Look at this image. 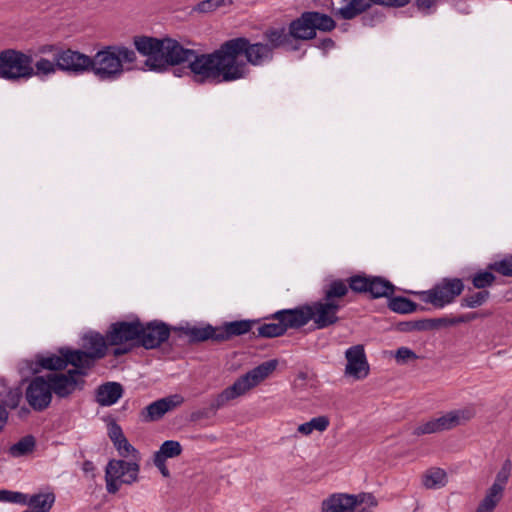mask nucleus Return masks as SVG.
<instances>
[{
    "label": "nucleus",
    "instance_id": "obj_20",
    "mask_svg": "<svg viewBox=\"0 0 512 512\" xmlns=\"http://www.w3.org/2000/svg\"><path fill=\"white\" fill-rule=\"evenodd\" d=\"M59 353L65 357L66 366H74L73 370L79 371V378L87 374V370L94 366L95 359L89 352L84 350H72L69 348H61Z\"/></svg>",
    "mask_w": 512,
    "mask_h": 512
},
{
    "label": "nucleus",
    "instance_id": "obj_59",
    "mask_svg": "<svg viewBox=\"0 0 512 512\" xmlns=\"http://www.w3.org/2000/svg\"><path fill=\"white\" fill-rule=\"evenodd\" d=\"M83 471L85 473H92L95 469L94 467V464L93 462L89 461V460H86L84 463H83V467H82Z\"/></svg>",
    "mask_w": 512,
    "mask_h": 512
},
{
    "label": "nucleus",
    "instance_id": "obj_13",
    "mask_svg": "<svg viewBox=\"0 0 512 512\" xmlns=\"http://www.w3.org/2000/svg\"><path fill=\"white\" fill-rule=\"evenodd\" d=\"M25 400L36 412H43L50 406L52 392L47 377L36 376L29 382L25 390Z\"/></svg>",
    "mask_w": 512,
    "mask_h": 512
},
{
    "label": "nucleus",
    "instance_id": "obj_64",
    "mask_svg": "<svg viewBox=\"0 0 512 512\" xmlns=\"http://www.w3.org/2000/svg\"><path fill=\"white\" fill-rule=\"evenodd\" d=\"M373 19H374V18L363 17V22H364V24L366 25V24H368V21H369V22H372V20H373Z\"/></svg>",
    "mask_w": 512,
    "mask_h": 512
},
{
    "label": "nucleus",
    "instance_id": "obj_40",
    "mask_svg": "<svg viewBox=\"0 0 512 512\" xmlns=\"http://www.w3.org/2000/svg\"><path fill=\"white\" fill-rule=\"evenodd\" d=\"M398 330L401 332L428 331L431 330V324L428 319L405 321L398 324Z\"/></svg>",
    "mask_w": 512,
    "mask_h": 512
},
{
    "label": "nucleus",
    "instance_id": "obj_12",
    "mask_svg": "<svg viewBox=\"0 0 512 512\" xmlns=\"http://www.w3.org/2000/svg\"><path fill=\"white\" fill-rule=\"evenodd\" d=\"M366 501L372 506L377 504L370 494L335 493L322 502V512H355L358 506Z\"/></svg>",
    "mask_w": 512,
    "mask_h": 512
},
{
    "label": "nucleus",
    "instance_id": "obj_46",
    "mask_svg": "<svg viewBox=\"0 0 512 512\" xmlns=\"http://www.w3.org/2000/svg\"><path fill=\"white\" fill-rule=\"evenodd\" d=\"M438 427L436 419H431L425 423H422L418 426H416L413 430V435L415 436H421L426 434H432V433H438Z\"/></svg>",
    "mask_w": 512,
    "mask_h": 512
},
{
    "label": "nucleus",
    "instance_id": "obj_53",
    "mask_svg": "<svg viewBox=\"0 0 512 512\" xmlns=\"http://www.w3.org/2000/svg\"><path fill=\"white\" fill-rule=\"evenodd\" d=\"M62 50L63 48L57 45H43L38 49L40 54H51L54 61H56V54Z\"/></svg>",
    "mask_w": 512,
    "mask_h": 512
},
{
    "label": "nucleus",
    "instance_id": "obj_30",
    "mask_svg": "<svg viewBox=\"0 0 512 512\" xmlns=\"http://www.w3.org/2000/svg\"><path fill=\"white\" fill-rule=\"evenodd\" d=\"M388 308L396 313L408 314L417 311L419 306L409 298L396 296L389 297Z\"/></svg>",
    "mask_w": 512,
    "mask_h": 512
},
{
    "label": "nucleus",
    "instance_id": "obj_36",
    "mask_svg": "<svg viewBox=\"0 0 512 512\" xmlns=\"http://www.w3.org/2000/svg\"><path fill=\"white\" fill-rule=\"evenodd\" d=\"M46 502H48V507H46L45 512H49L55 502V495L53 493H45V494H34L29 500H27L26 504L31 506L32 510H45V506H43Z\"/></svg>",
    "mask_w": 512,
    "mask_h": 512
},
{
    "label": "nucleus",
    "instance_id": "obj_39",
    "mask_svg": "<svg viewBox=\"0 0 512 512\" xmlns=\"http://www.w3.org/2000/svg\"><path fill=\"white\" fill-rule=\"evenodd\" d=\"M495 279V275L490 271L477 272L471 278L474 288L481 290L490 287L494 283Z\"/></svg>",
    "mask_w": 512,
    "mask_h": 512
},
{
    "label": "nucleus",
    "instance_id": "obj_11",
    "mask_svg": "<svg viewBox=\"0 0 512 512\" xmlns=\"http://www.w3.org/2000/svg\"><path fill=\"white\" fill-rule=\"evenodd\" d=\"M271 318L277 320V322L265 323L259 326L257 333L253 332L255 337L274 338L284 335L288 329H299L302 315L296 313L295 308L283 309L275 312Z\"/></svg>",
    "mask_w": 512,
    "mask_h": 512
},
{
    "label": "nucleus",
    "instance_id": "obj_1",
    "mask_svg": "<svg viewBox=\"0 0 512 512\" xmlns=\"http://www.w3.org/2000/svg\"><path fill=\"white\" fill-rule=\"evenodd\" d=\"M265 42H251L246 37H236L224 41L211 52L207 63H213L215 83H229L248 77V65L263 66L274 58V51L287 45L284 27H270L263 33Z\"/></svg>",
    "mask_w": 512,
    "mask_h": 512
},
{
    "label": "nucleus",
    "instance_id": "obj_32",
    "mask_svg": "<svg viewBox=\"0 0 512 512\" xmlns=\"http://www.w3.org/2000/svg\"><path fill=\"white\" fill-rule=\"evenodd\" d=\"M446 472L441 468L429 469L424 475L422 483L428 489H435L445 485Z\"/></svg>",
    "mask_w": 512,
    "mask_h": 512
},
{
    "label": "nucleus",
    "instance_id": "obj_44",
    "mask_svg": "<svg viewBox=\"0 0 512 512\" xmlns=\"http://www.w3.org/2000/svg\"><path fill=\"white\" fill-rule=\"evenodd\" d=\"M0 502L26 504L27 496L21 492L0 490Z\"/></svg>",
    "mask_w": 512,
    "mask_h": 512
},
{
    "label": "nucleus",
    "instance_id": "obj_61",
    "mask_svg": "<svg viewBox=\"0 0 512 512\" xmlns=\"http://www.w3.org/2000/svg\"><path fill=\"white\" fill-rule=\"evenodd\" d=\"M464 322H466V315H461L457 318H452V320H451L452 325H456V324L464 323Z\"/></svg>",
    "mask_w": 512,
    "mask_h": 512
},
{
    "label": "nucleus",
    "instance_id": "obj_63",
    "mask_svg": "<svg viewBox=\"0 0 512 512\" xmlns=\"http://www.w3.org/2000/svg\"><path fill=\"white\" fill-rule=\"evenodd\" d=\"M475 317H476V314H467L466 315V322L475 319Z\"/></svg>",
    "mask_w": 512,
    "mask_h": 512
},
{
    "label": "nucleus",
    "instance_id": "obj_41",
    "mask_svg": "<svg viewBox=\"0 0 512 512\" xmlns=\"http://www.w3.org/2000/svg\"><path fill=\"white\" fill-rule=\"evenodd\" d=\"M488 268L503 276L512 277V256L489 264Z\"/></svg>",
    "mask_w": 512,
    "mask_h": 512
},
{
    "label": "nucleus",
    "instance_id": "obj_3",
    "mask_svg": "<svg viewBox=\"0 0 512 512\" xmlns=\"http://www.w3.org/2000/svg\"><path fill=\"white\" fill-rule=\"evenodd\" d=\"M347 294L348 286L344 281H331L325 287L322 300L295 308L296 313L302 315L299 323L300 328L305 326L310 320L314 321L317 329H325L336 324L339 321L337 313L341 308L339 299Z\"/></svg>",
    "mask_w": 512,
    "mask_h": 512
},
{
    "label": "nucleus",
    "instance_id": "obj_38",
    "mask_svg": "<svg viewBox=\"0 0 512 512\" xmlns=\"http://www.w3.org/2000/svg\"><path fill=\"white\" fill-rule=\"evenodd\" d=\"M33 76H48L54 74L58 68V61L40 58L36 61Z\"/></svg>",
    "mask_w": 512,
    "mask_h": 512
},
{
    "label": "nucleus",
    "instance_id": "obj_23",
    "mask_svg": "<svg viewBox=\"0 0 512 512\" xmlns=\"http://www.w3.org/2000/svg\"><path fill=\"white\" fill-rule=\"evenodd\" d=\"M29 368L34 374H37L42 370H63L66 368L65 357L62 354H50L47 356L36 355L35 360L31 361Z\"/></svg>",
    "mask_w": 512,
    "mask_h": 512
},
{
    "label": "nucleus",
    "instance_id": "obj_51",
    "mask_svg": "<svg viewBox=\"0 0 512 512\" xmlns=\"http://www.w3.org/2000/svg\"><path fill=\"white\" fill-rule=\"evenodd\" d=\"M452 414L456 416L458 426L462 422L469 421L470 419H472L475 415V412L471 408H465L460 410H454L452 411Z\"/></svg>",
    "mask_w": 512,
    "mask_h": 512
},
{
    "label": "nucleus",
    "instance_id": "obj_5",
    "mask_svg": "<svg viewBox=\"0 0 512 512\" xmlns=\"http://www.w3.org/2000/svg\"><path fill=\"white\" fill-rule=\"evenodd\" d=\"M142 332V322L136 318L132 321H117L106 331V340L110 346H115L113 356L120 357L138 347L139 333Z\"/></svg>",
    "mask_w": 512,
    "mask_h": 512
},
{
    "label": "nucleus",
    "instance_id": "obj_18",
    "mask_svg": "<svg viewBox=\"0 0 512 512\" xmlns=\"http://www.w3.org/2000/svg\"><path fill=\"white\" fill-rule=\"evenodd\" d=\"M347 364L345 374L356 380L364 379L369 374V364L366 359L363 345H354L345 352Z\"/></svg>",
    "mask_w": 512,
    "mask_h": 512
},
{
    "label": "nucleus",
    "instance_id": "obj_9",
    "mask_svg": "<svg viewBox=\"0 0 512 512\" xmlns=\"http://www.w3.org/2000/svg\"><path fill=\"white\" fill-rule=\"evenodd\" d=\"M278 360L271 359L261 363L246 374L239 377L231 386L227 387L228 392L225 397L233 396L237 398L244 395L250 389L256 387L262 381L267 379L277 368Z\"/></svg>",
    "mask_w": 512,
    "mask_h": 512
},
{
    "label": "nucleus",
    "instance_id": "obj_48",
    "mask_svg": "<svg viewBox=\"0 0 512 512\" xmlns=\"http://www.w3.org/2000/svg\"><path fill=\"white\" fill-rule=\"evenodd\" d=\"M114 446L123 457H127L130 453L136 452V449L128 442L125 436L117 441Z\"/></svg>",
    "mask_w": 512,
    "mask_h": 512
},
{
    "label": "nucleus",
    "instance_id": "obj_2",
    "mask_svg": "<svg viewBox=\"0 0 512 512\" xmlns=\"http://www.w3.org/2000/svg\"><path fill=\"white\" fill-rule=\"evenodd\" d=\"M135 49L146 57L145 66L150 71L164 72L171 66L187 62L193 80L199 84L215 83V60L209 64L211 53H198L185 48L176 39L165 37L162 39L151 36H135L133 38Z\"/></svg>",
    "mask_w": 512,
    "mask_h": 512
},
{
    "label": "nucleus",
    "instance_id": "obj_54",
    "mask_svg": "<svg viewBox=\"0 0 512 512\" xmlns=\"http://www.w3.org/2000/svg\"><path fill=\"white\" fill-rule=\"evenodd\" d=\"M153 462L164 477H169L170 473L166 466V460L161 459L160 456H154Z\"/></svg>",
    "mask_w": 512,
    "mask_h": 512
},
{
    "label": "nucleus",
    "instance_id": "obj_42",
    "mask_svg": "<svg viewBox=\"0 0 512 512\" xmlns=\"http://www.w3.org/2000/svg\"><path fill=\"white\" fill-rule=\"evenodd\" d=\"M511 470L512 462L510 459H506L503 462L501 469L496 474L495 481L493 484H498L502 489L505 490L506 484L511 474Z\"/></svg>",
    "mask_w": 512,
    "mask_h": 512
},
{
    "label": "nucleus",
    "instance_id": "obj_50",
    "mask_svg": "<svg viewBox=\"0 0 512 512\" xmlns=\"http://www.w3.org/2000/svg\"><path fill=\"white\" fill-rule=\"evenodd\" d=\"M436 4L437 0H415V6L425 15L431 14Z\"/></svg>",
    "mask_w": 512,
    "mask_h": 512
},
{
    "label": "nucleus",
    "instance_id": "obj_25",
    "mask_svg": "<svg viewBox=\"0 0 512 512\" xmlns=\"http://www.w3.org/2000/svg\"><path fill=\"white\" fill-rule=\"evenodd\" d=\"M108 345L106 335L98 332H90L83 338L84 351L89 352L97 360L105 357Z\"/></svg>",
    "mask_w": 512,
    "mask_h": 512
},
{
    "label": "nucleus",
    "instance_id": "obj_4",
    "mask_svg": "<svg viewBox=\"0 0 512 512\" xmlns=\"http://www.w3.org/2000/svg\"><path fill=\"white\" fill-rule=\"evenodd\" d=\"M91 59L90 72L99 80L113 81L130 69L125 68V65L133 64L137 56L134 50L126 46L109 45L99 50Z\"/></svg>",
    "mask_w": 512,
    "mask_h": 512
},
{
    "label": "nucleus",
    "instance_id": "obj_45",
    "mask_svg": "<svg viewBox=\"0 0 512 512\" xmlns=\"http://www.w3.org/2000/svg\"><path fill=\"white\" fill-rule=\"evenodd\" d=\"M439 432L450 430L457 426V418L452 414V411L442 415L439 418H435Z\"/></svg>",
    "mask_w": 512,
    "mask_h": 512
},
{
    "label": "nucleus",
    "instance_id": "obj_15",
    "mask_svg": "<svg viewBox=\"0 0 512 512\" xmlns=\"http://www.w3.org/2000/svg\"><path fill=\"white\" fill-rule=\"evenodd\" d=\"M170 333V326L163 321L142 322V332L139 333L138 347L140 346L147 350L156 349L169 339Z\"/></svg>",
    "mask_w": 512,
    "mask_h": 512
},
{
    "label": "nucleus",
    "instance_id": "obj_24",
    "mask_svg": "<svg viewBox=\"0 0 512 512\" xmlns=\"http://www.w3.org/2000/svg\"><path fill=\"white\" fill-rule=\"evenodd\" d=\"M123 386L118 382H107L96 390V402L100 406H111L123 395Z\"/></svg>",
    "mask_w": 512,
    "mask_h": 512
},
{
    "label": "nucleus",
    "instance_id": "obj_56",
    "mask_svg": "<svg viewBox=\"0 0 512 512\" xmlns=\"http://www.w3.org/2000/svg\"><path fill=\"white\" fill-rule=\"evenodd\" d=\"M8 411L0 404V431L4 428L8 421Z\"/></svg>",
    "mask_w": 512,
    "mask_h": 512
},
{
    "label": "nucleus",
    "instance_id": "obj_35",
    "mask_svg": "<svg viewBox=\"0 0 512 512\" xmlns=\"http://www.w3.org/2000/svg\"><path fill=\"white\" fill-rule=\"evenodd\" d=\"M490 297L487 290H481L472 294H467L461 299V307L463 308H478L482 306Z\"/></svg>",
    "mask_w": 512,
    "mask_h": 512
},
{
    "label": "nucleus",
    "instance_id": "obj_17",
    "mask_svg": "<svg viewBox=\"0 0 512 512\" xmlns=\"http://www.w3.org/2000/svg\"><path fill=\"white\" fill-rule=\"evenodd\" d=\"M183 403L184 398L180 394H173L158 399L141 410L140 419L145 423L159 421L166 413L175 410Z\"/></svg>",
    "mask_w": 512,
    "mask_h": 512
},
{
    "label": "nucleus",
    "instance_id": "obj_26",
    "mask_svg": "<svg viewBox=\"0 0 512 512\" xmlns=\"http://www.w3.org/2000/svg\"><path fill=\"white\" fill-rule=\"evenodd\" d=\"M228 392V388H225L221 393L217 394L211 401L209 407L202 408L196 411H193L190 414V420L193 422L200 421L202 419H208L214 416L220 408L225 406L229 401L235 399L233 396L225 397V394Z\"/></svg>",
    "mask_w": 512,
    "mask_h": 512
},
{
    "label": "nucleus",
    "instance_id": "obj_28",
    "mask_svg": "<svg viewBox=\"0 0 512 512\" xmlns=\"http://www.w3.org/2000/svg\"><path fill=\"white\" fill-rule=\"evenodd\" d=\"M346 5L336 9L334 14L343 20H351L369 9L366 0H347Z\"/></svg>",
    "mask_w": 512,
    "mask_h": 512
},
{
    "label": "nucleus",
    "instance_id": "obj_57",
    "mask_svg": "<svg viewBox=\"0 0 512 512\" xmlns=\"http://www.w3.org/2000/svg\"><path fill=\"white\" fill-rule=\"evenodd\" d=\"M308 379V374L306 372H299L297 378L295 380V386L303 388L305 385V381Z\"/></svg>",
    "mask_w": 512,
    "mask_h": 512
},
{
    "label": "nucleus",
    "instance_id": "obj_47",
    "mask_svg": "<svg viewBox=\"0 0 512 512\" xmlns=\"http://www.w3.org/2000/svg\"><path fill=\"white\" fill-rule=\"evenodd\" d=\"M417 358L416 353L407 347H400L395 353V359L400 364L407 363L410 360H416Z\"/></svg>",
    "mask_w": 512,
    "mask_h": 512
},
{
    "label": "nucleus",
    "instance_id": "obj_16",
    "mask_svg": "<svg viewBox=\"0 0 512 512\" xmlns=\"http://www.w3.org/2000/svg\"><path fill=\"white\" fill-rule=\"evenodd\" d=\"M51 392L59 398H67L76 390L82 389L84 380L79 378L78 370H68L66 373H53L47 375Z\"/></svg>",
    "mask_w": 512,
    "mask_h": 512
},
{
    "label": "nucleus",
    "instance_id": "obj_19",
    "mask_svg": "<svg viewBox=\"0 0 512 512\" xmlns=\"http://www.w3.org/2000/svg\"><path fill=\"white\" fill-rule=\"evenodd\" d=\"M310 11L304 12L301 16L289 24V30L284 27V34L287 36V45L291 43L292 38L297 40H310L316 37V32L312 27Z\"/></svg>",
    "mask_w": 512,
    "mask_h": 512
},
{
    "label": "nucleus",
    "instance_id": "obj_58",
    "mask_svg": "<svg viewBox=\"0 0 512 512\" xmlns=\"http://www.w3.org/2000/svg\"><path fill=\"white\" fill-rule=\"evenodd\" d=\"M334 41L331 38H324L320 41L318 47L323 50H329L334 47Z\"/></svg>",
    "mask_w": 512,
    "mask_h": 512
},
{
    "label": "nucleus",
    "instance_id": "obj_37",
    "mask_svg": "<svg viewBox=\"0 0 512 512\" xmlns=\"http://www.w3.org/2000/svg\"><path fill=\"white\" fill-rule=\"evenodd\" d=\"M182 453V446L178 441L167 440L164 441L160 449L155 452L154 456H160L161 459L167 460L168 458H175Z\"/></svg>",
    "mask_w": 512,
    "mask_h": 512
},
{
    "label": "nucleus",
    "instance_id": "obj_33",
    "mask_svg": "<svg viewBox=\"0 0 512 512\" xmlns=\"http://www.w3.org/2000/svg\"><path fill=\"white\" fill-rule=\"evenodd\" d=\"M310 16L312 20L313 30H320L323 32H330L336 27V22L327 14H323L316 11H310Z\"/></svg>",
    "mask_w": 512,
    "mask_h": 512
},
{
    "label": "nucleus",
    "instance_id": "obj_10",
    "mask_svg": "<svg viewBox=\"0 0 512 512\" xmlns=\"http://www.w3.org/2000/svg\"><path fill=\"white\" fill-rule=\"evenodd\" d=\"M348 290L355 293H368L371 298L390 297L394 294L395 286L380 276L353 275L347 279Z\"/></svg>",
    "mask_w": 512,
    "mask_h": 512
},
{
    "label": "nucleus",
    "instance_id": "obj_14",
    "mask_svg": "<svg viewBox=\"0 0 512 512\" xmlns=\"http://www.w3.org/2000/svg\"><path fill=\"white\" fill-rule=\"evenodd\" d=\"M56 61H58L60 71L75 76L90 72L92 63L90 56L70 48H63L62 51H59L56 54Z\"/></svg>",
    "mask_w": 512,
    "mask_h": 512
},
{
    "label": "nucleus",
    "instance_id": "obj_43",
    "mask_svg": "<svg viewBox=\"0 0 512 512\" xmlns=\"http://www.w3.org/2000/svg\"><path fill=\"white\" fill-rule=\"evenodd\" d=\"M232 4V0H204L198 3L196 10L202 13H208L225 5Z\"/></svg>",
    "mask_w": 512,
    "mask_h": 512
},
{
    "label": "nucleus",
    "instance_id": "obj_60",
    "mask_svg": "<svg viewBox=\"0 0 512 512\" xmlns=\"http://www.w3.org/2000/svg\"><path fill=\"white\" fill-rule=\"evenodd\" d=\"M30 407H26V406H22L20 407L19 411H18V416L20 418H26L29 414H30Z\"/></svg>",
    "mask_w": 512,
    "mask_h": 512
},
{
    "label": "nucleus",
    "instance_id": "obj_8",
    "mask_svg": "<svg viewBox=\"0 0 512 512\" xmlns=\"http://www.w3.org/2000/svg\"><path fill=\"white\" fill-rule=\"evenodd\" d=\"M139 465L124 460H110L105 470L106 489L108 493L115 494L121 484H132L138 480Z\"/></svg>",
    "mask_w": 512,
    "mask_h": 512
},
{
    "label": "nucleus",
    "instance_id": "obj_27",
    "mask_svg": "<svg viewBox=\"0 0 512 512\" xmlns=\"http://www.w3.org/2000/svg\"><path fill=\"white\" fill-rule=\"evenodd\" d=\"M23 398V390L20 386L9 387L5 378L0 377V404L5 409H16Z\"/></svg>",
    "mask_w": 512,
    "mask_h": 512
},
{
    "label": "nucleus",
    "instance_id": "obj_31",
    "mask_svg": "<svg viewBox=\"0 0 512 512\" xmlns=\"http://www.w3.org/2000/svg\"><path fill=\"white\" fill-rule=\"evenodd\" d=\"M330 424L327 416H318L312 418L310 421L300 424L297 431L305 436L310 435L313 431L323 432Z\"/></svg>",
    "mask_w": 512,
    "mask_h": 512
},
{
    "label": "nucleus",
    "instance_id": "obj_52",
    "mask_svg": "<svg viewBox=\"0 0 512 512\" xmlns=\"http://www.w3.org/2000/svg\"><path fill=\"white\" fill-rule=\"evenodd\" d=\"M451 320H452V318L441 317V318L428 319V322H430V324H431V330H435V329H439L441 327L452 326Z\"/></svg>",
    "mask_w": 512,
    "mask_h": 512
},
{
    "label": "nucleus",
    "instance_id": "obj_29",
    "mask_svg": "<svg viewBox=\"0 0 512 512\" xmlns=\"http://www.w3.org/2000/svg\"><path fill=\"white\" fill-rule=\"evenodd\" d=\"M504 489L498 484H492L485 497L479 503L475 512H493L503 498Z\"/></svg>",
    "mask_w": 512,
    "mask_h": 512
},
{
    "label": "nucleus",
    "instance_id": "obj_6",
    "mask_svg": "<svg viewBox=\"0 0 512 512\" xmlns=\"http://www.w3.org/2000/svg\"><path fill=\"white\" fill-rule=\"evenodd\" d=\"M34 67L31 55L15 49L0 52V78L17 81L33 77Z\"/></svg>",
    "mask_w": 512,
    "mask_h": 512
},
{
    "label": "nucleus",
    "instance_id": "obj_49",
    "mask_svg": "<svg viewBox=\"0 0 512 512\" xmlns=\"http://www.w3.org/2000/svg\"><path fill=\"white\" fill-rule=\"evenodd\" d=\"M108 436L113 444H115L117 441L124 437V433L122 428L116 422L112 421L108 424Z\"/></svg>",
    "mask_w": 512,
    "mask_h": 512
},
{
    "label": "nucleus",
    "instance_id": "obj_55",
    "mask_svg": "<svg viewBox=\"0 0 512 512\" xmlns=\"http://www.w3.org/2000/svg\"><path fill=\"white\" fill-rule=\"evenodd\" d=\"M383 6L392 8H402L410 3V0H383Z\"/></svg>",
    "mask_w": 512,
    "mask_h": 512
},
{
    "label": "nucleus",
    "instance_id": "obj_22",
    "mask_svg": "<svg viewBox=\"0 0 512 512\" xmlns=\"http://www.w3.org/2000/svg\"><path fill=\"white\" fill-rule=\"evenodd\" d=\"M259 320L244 319L231 322H225L222 326H218L220 343L228 341L233 337L242 336L249 333Z\"/></svg>",
    "mask_w": 512,
    "mask_h": 512
},
{
    "label": "nucleus",
    "instance_id": "obj_62",
    "mask_svg": "<svg viewBox=\"0 0 512 512\" xmlns=\"http://www.w3.org/2000/svg\"><path fill=\"white\" fill-rule=\"evenodd\" d=\"M367 1V5L368 7L370 8L373 4L375 5H379V6H383V0H366Z\"/></svg>",
    "mask_w": 512,
    "mask_h": 512
},
{
    "label": "nucleus",
    "instance_id": "obj_34",
    "mask_svg": "<svg viewBox=\"0 0 512 512\" xmlns=\"http://www.w3.org/2000/svg\"><path fill=\"white\" fill-rule=\"evenodd\" d=\"M35 438L32 435H27L21 438L17 443L13 444L9 452L14 457H21L31 453L35 448Z\"/></svg>",
    "mask_w": 512,
    "mask_h": 512
},
{
    "label": "nucleus",
    "instance_id": "obj_7",
    "mask_svg": "<svg viewBox=\"0 0 512 512\" xmlns=\"http://www.w3.org/2000/svg\"><path fill=\"white\" fill-rule=\"evenodd\" d=\"M464 283L460 278H443L431 289L417 292L419 299L434 308L441 309L453 303L464 291Z\"/></svg>",
    "mask_w": 512,
    "mask_h": 512
},
{
    "label": "nucleus",
    "instance_id": "obj_21",
    "mask_svg": "<svg viewBox=\"0 0 512 512\" xmlns=\"http://www.w3.org/2000/svg\"><path fill=\"white\" fill-rule=\"evenodd\" d=\"M174 331H178L181 334H184L188 337V341L190 344L201 343L205 341H211L213 343H220L218 326L214 327L210 324H207L203 327H175Z\"/></svg>",
    "mask_w": 512,
    "mask_h": 512
}]
</instances>
